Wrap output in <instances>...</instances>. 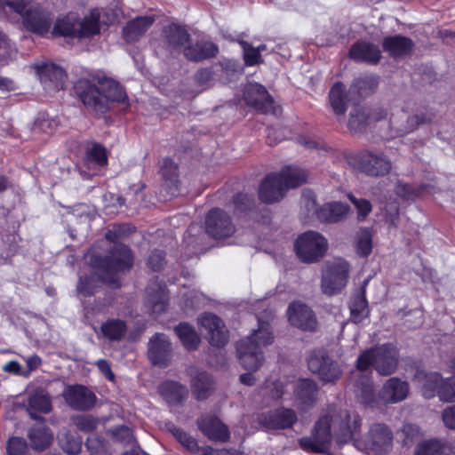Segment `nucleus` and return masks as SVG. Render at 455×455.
<instances>
[{"label": "nucleus", "mask_w": 455, "mask_h": 455, "mask_svg": "<svg viewBox=\"0 0 455 455\" xmlns=\"http://www.w3.org/2000/svg\"><path fill=\"white\" fill-rule=\"evenodd\" d=\"M132 228L123 225L114 227L106 233V239L115 243L109 255L102 258L90 251L88 260L95 273L89 276L79 277L76 287L77 294L81 298L92 295L100 282L106 283L115 288L120 286L119 275L132 267L133 257L131 250L124 244L116 243V241L125 233L132 232Z\"/></svg>", "instance_id": "f257e3e1"}, {"label": "nucleus", "mask_w": 455, "mask_h": 455, "mask_svg": "<svg viewBox=\"0 0 455 455\" xmlns=\"http://www.w3.org/2000/svg\"><path fill=\"white\" fill-rule=\"evenodd\" d=\"M361 424L358 415L351 416L348 411H332L320 418L311 436L299 440L300 447L307 452H326L331 446L332 435L339 443L350 440Z\"/></svg>", "instance_id": "f03ea898"}, {"label": "nucleus", "mask_w": 455, "mask_h": 455, "mask_svg": "<svg viewBox=\"0 0 455 455\" xmlns=\"http://www.w3.org/2000/svg\"><path fill=\"white\" fill-rule=\"evenodd\" d=\"M74 88L84 105L96 112H103L108 101L124 103L126 100V93L119 83L107 76L79 79Z\"/></svg>", "instance_id": "7ed1b4c3"}, {"label": "nucleus", "mask_w": 455, "mask_h": 455, "mask_svg": "<svg viewBox=\"0 0 455 455\" xmlns=\"http://www.w3.org/2000/svg\"><path fill=\"white\" fill-rule=\"evenodd\" d=\"M272 312L266 315H258V329L241 339L236 345V353L241 365L249 371H256L264 361L263 348L274 341L273 332L267 320L272 317Z\"/></svg>", "instance_id": "20e7f679"}, {"label": "nucleus", "mask_w": 455, "mask_h": 455, "mask_svg": "<svg viewBox=\"0 0 455 455\" xmlns=\"http://www.w3.org/2000/svg\"><path fill=\"white\" fill-rule=\"evenodd\" d=\"M307 172L298 166H285L279 173H270L265 177L259 188V199L267 204L281 200L290 188L306 182Z\"/></svg>", "instance_id": "39448f33"}, {"label": "nucleus", "mask_w": 455, "mask_h": 455, "mask_svg": "<svg viewBox=\"0 0 455 455\" xmlns=\"http://www.w3.org/2000/svg\"><path fill=\"white\" fill-rule=\"evenodd\" d=\"M355 394L360 402L368 406H375L379 400L384 403H397L408 396L409 385L398 378H390L383 385L377 396L371 379L369 376L364 375L355 382Z\"/></svg>", "instance_id": "423d86ee"}, {"label": "nucleus", "mask_w": 455, "mask_h": 455, "mask_svg": "<svg viewBox=\"0 0 455 455\" xmlns=\"http://www.w3.org/2000/svg\"><path fill=\"white\" fill-rule=\"evenodd\" d=\"M100 12L99 9L91 11L88 16L83 20L76 12H70L64 16L59 17L53 25L52 30V36L66 37H91L100 34Z\"/></svg>", "instance_id": "0eeeda50"}, {"label": "nucleus", "mask_w": 455, "mask_h": 455, "mask_svg": "<svg viewBox=\"0 0 455 455\" xmlns=\"http://www.w3.org/2000/svg\"><path fill=\"white\" fill-rule=\"evenodd\" d=\"M398 362V351L393 344H383L362 353L356 361V371L355 377L361 379V373L369 370L371 366L380 375H390L396 369Z\"/></svg>", "instance_id": "6e6552de"}, {"label": "nucleus", "mask_w": 455, "mask_h": 455, "mask_svg": "<svg viewBox=\"0 0 455 455\" xmlns=\"http://www.w3.org/2000/svg\"><path fill=\"white\" fill-rule=\"evenodd\" d=\"M290 390H294L296 403L301 410L312 406L316 399V385L313 380L307 379H300L297 384L267 379L264 387V391L275 400L283 398Z\"/></svg>", "instance_id": "1a4fd4ad"}, {"label": "nucleus", "mask_w": 455, "mask_h": 455, "mask_svg": "<svg viewBox=\"0 0 455 455\" xmlns=\"http://www.w3.org/2000/svg\"><path fill=\"white\" fill-rule=\"evenodd\" d=\"M350 272L349 263L342 258H335L324 263L322 269L321 290L331 296L339 294L347 286Z\"/></svg>", "instance_id": "9d476101"}, {"label": "nucleus", "mask_w": 455, "mask_h": 455, "mask_svg": "<svg viewBox=\"0 0 455 455\" xmlns=\"http://www.w3.org/2000/svg\"><path fill=\"white\" fill-rule=\"evenodd\" d=\"M373 86H375V81L371 76L356 79L349 91H347L342 83H335L329 92V102L333 113L338 116H343L347 111L351 93L356 90L360 96H363L366 95Z\"/></svg>", "instance_id": "9b49d317"}, {"label": "nucleus", "mask_w": 455, "mask_h": 455, "mask_svg": "<svg viewBox=\"0 0 455 455\" xmlns=\"http://www.w3.org/2000/svg\"><path fill=\"white\" fill-rule=\"evenodd\" d=\"M454 376L443 379L438 372H418L416 378L422 381V393L426 398H431L437 395L442 401H455V357L451 363Z\"/></svg>", "instance_id": "f8f14e48"}, {"label": "nucleus", "mask_w": 455, "mask_h": 455, "mask_svg": "<svg viewBox=\"0 0 455 455\" xmlns=\"http://www.w3.org/2000/svg\"><path fill=\"white\" fill-rule=\"evenodd\" d=\"M328 249L326 238L318 232L307 231L298 236L295 251L305 263H314L322 259Z\"/></svg>", "instance_id": "ddd939ff"}, {"label": "nucleus", "mask_w": 455, "mask_h": 455, "mask_svg": "<svg viewBox=\"0 0 455 455\" xmlns=\"http://www.w3.org/2000/svg\"><path fill=\"white\" fill-rule=\"evenodd\" d=\"M302 204L308 212L316 213L317 218L325 222H338L345 219L350 212V207L341 202L326 203L318 209L315 194L312 191H305L303 193Z\"/></svg>", "instance_id": "4468645a"}, {"label": "nucleus", "mask_w": 455, "mask_h": 455, "mask_svg": "<svg viewBox=\"0 0 455 455\" xmlns=\"http://www.w3.org/2000/svg\"><path fill=\"white\" fill-rule=\"evenodd\" d=\"M33 68L44 91L52 93L63 89L67 74L61 67L51 61L38 60Z\"/></svg>", "instance_id": "2eb2a0df"}, {"label": "nucleus", "mask_w": 455, "mask_h": 455, "mask_svg": "<svg viewBox=\"0 0 455 455\" xmlns=\"http://www.w3.org/2000/svg\"><path fill=\"white\" fill-rule=\"evenodd\" d=\"M25 28L35 34L44 36L51 29L53 13L51 10L42 6H33L26 10L21 15Z\"/></svg>", "instance_id": "dca6fc26"}, {"label": "nucleus", "mask_w": 455, "mask_h": 455, "mask_svg": "<svg viewBox=\"0 0 455 455\" xmlns=\"http://www.w3.org/2000/svg\"><path fill=\"white\" fill-rule=\"evenodd\" d=\"M202 334L214 347H223L228 341V331L222 320L217 315L205 313L198 318Z\"/></svg>", "instance_id": "f3484780"}, {"label": "nucleus", "mask_w": 455, "mask_h": 455, "mask_svg": "<svg viewBox=\"0 0 455 455\" xmlns=\"http://www.w3.org/2000/svg\"><path fill=\"white\" fill-rule=\"evenodd\" d=\"M205 230L212 238L222 240L235 233V227L224 211L212 209L207 214Z\"/></svg>", "instance_id": "a211bd4d"}, {"label": "nucleus", "mask_w": 455, "mask_h": 455, "mask_svg": "<svg viewBox=\"0 0 455 455\" xmlns=\"http://www.w3.org/2000/svg\"><path fill=\"white\" fill-rule=\"evenodd\" d=\"M258 421L267 430L291 427L297 421V415L291 409L280 408L258 416Z\"/></svg>", "instance_id": "6ab92c4d"}, {"label": "nucleus", "mask_w": 455, "mask_h": 455, "mask_svg": "<svg viewBox=\"0 0 455 455\" xmlns=\"http://www.w3.org/2000/svg\"><path fill=\"white\" fill-rule=\"evenodd\" d=\"M66 403L76 411H86L91 409L96 397L87 387L82 385L68 386L62 393Z\"/></svg>", "instance_id": "aec40b11"}, {"label": "nucleus", "mask_w": 455, "mask_h": 455, "mask_svg": "<svg viewBox=\"0 0 455 455\" xmlns=\"http://www.w3.org/2000/svg\"><path fill=\"white\" fill-rule=\"evenodd\" d=\"M290 323L304 331H314L316 328V318L314 312L306 304L294 301L287 309Z\"/></svg>", "instance_id": "412c9836"}, {"label": "nucleus", "mask_w": 455, "mask_h": 455, "mask_svg": "<svg viewBox=\"0 0 455 455\" xmlns=\"http://www.w3.org/2000/svg\"><path fill=\"white\" fill-rule=\"evenodd\" d=\"M243 98L247 105L264 113L273 107V100L267 91L258 83H248L244 86Z\"/></svg>", "instance_id": "4be33fe9"}, {"label": "nucleus", "mask_w": 455, "mask_h": 455, "mask_svg": "<svg viewBox=\"0 0 455 455\" xmlns=\"http://www.w3.org/2000/svg\"><path fill=\"white\" fill-rule=\"evenodd\" d=\"M358 168L369 176H382L388 173L391 163L382 154L364 152L359 156Z\"/></svg>", "instance_id": "5701e85b"}, {"label": "nucleus", "mask_w": 455, "mask_h": 455, "mask_svg": "<svg viewBox=\"0 0 455 455\" xmlns=\"http://www.w3.org/2000/svg\"><path fill=\"white\" fill-rule=\"evenodd\" d=\"M168 306V294L165 286L152 283L146 290L145 307L149 315L157 316L164 312Z\"/></svg>", "instance_id": "b1692460"}, {"label": "nucleus", "mask_w": 455, "mask_h": 455, "mask_svg": "<svg viewBox=\"0 0 455 455\" xmlns=\"http://www.w3.org/2000/svg\"><path fill=\"white\" fill-rule=\"evenodd\" d=\"M172 346L168 337L163 333L155 334L148 343V358L155 365H165L170 359Z\"/></svg>", "instance_id": "393cba45"}, {"label": "nucleus", "mask_w": 455, "mask_h": 455, "mask_svg": "<svg viewBox=\"0 0 455 455\" xmlns=\"http://www.w3.org/2000/svg\"><path fill=\"white\" fill-rule=\"evenodd\" d=\"M426 116L410 115L408 111L401 108L392 112L389 124L397 133L403 135L412 132L419 124L429 121Z\"/></svg>", "instance_id": "a878e982"}, {"label": "nucleus", "mask_w": 455, "mask_h": 455, "mask_svg": "<svg viewBox=\"0 0 455 455\" xmlns=\"http://www.w3.org/2000/svg\"><path fill=\"white\" fill-rule=\"evenodd\" d=\"M99 339H104L110 342H119L126 335L127 324L124 320L119 318H108L104 321L99 329H94Z\"/></svg>", "instance_id": "bb28decb"}, {"label": "nucleus", "mask_w": 455, "mask_h": 455, "mask_svg": "<svg viewBox=\"0 0 455 455\" xmlns=\"http://www.w3.org/2000/svg\"><path fill=\"white\" fill-rule=\"evenodd\" d=\"M198 428L209 439L225 442L229 437L227 427L212 415H204L197 420Z\"/></svg>", "instance_id": "cd10ccee"}, {"label": "nucleus", "mask_w": 455, "mask_h": 455, "mask_svg": "<svg viewBox=\"0 0 455 455\" xmlns=\"http://www.w3.org/2000/svg\"><path fill=\"white\" fill-rule=\"evenodd\" d=\"M349 56L357 62L377 64L381 58L379 46L369 42H357L351 47Z\"/></svg>", "instance_id": "c85d7f7f"}, {"label": "nucleus", "mask_w": 455, "mask_h": 455, "mask_svg": "<svg viewBox=\"0 0 455 455\" xmlns=\"http://www.w3.org/2000/svg\"><path fill=\"white\" fill-rule=\"evenodd\" d=\"M51 410V398L44 389H36L28 395L27 411L32 419H39L38 414L49 413Z\"/></svg>", "instance_id": "c756f323"}, {"label": "nucleus", "mask_w": 455, "mask_h": 455, "mask_svg": "<svg viewBox=\"0 0 455 455\" xmlns=\"http://www.w3.org/2000/svg\"><path fill=\"white\" fill-rule=\"evenodd\" d=\"M218 52V47L210 41L201 40L196 44H189L183 49L184 56L193 61H200L213 57Z\"/></svg>", "instance_id": "7c9ffc66"}, {"label": "nucleus", "mask_w": 455, "mask_h": 455, "mask_svg": "<svg viewBox=\"0 0 455 455\" xmlns=\"http://www.w3.org/2000/svg\"><path fill=\"white\" fill-rule=\"evenodd\" d=\"M160 172L164 179V186L172 196L180 194L179 190V171L178 165L170 158L166 157L160 163Z\"/></svg>", "instance_id": "2f4dec72"}, {"label": "nucleus", "mask_w": 455, "mask_h": 455, "mask_svg": "<svg viewBox=\"0 0 455 455\" xmlns=\"http://www.w3.org/2000/svg\"><path fill=\"white\" fill-rule=\"evenodd\" d=\"M84 164L88 167L89 174H97L108 164L106 149L99 144L92 145L86 151Z\"/></svg>", "instance_id": "473e14b6"}, {"label": "nucleus", "mask_w": 455, "mask_h": 455, "mask_svg": "<svg viewBox=\"0 0 455 455\" xmlns=\"http://www.w3.org/2000/svg\"><path fill=\"white\" fill-rule=\"evenodd\" d=\"M164 36L168 46L178 52L183 51L189 38L187 30L183 27L174 23L164 27Z\"/></svg>", "instance_id": "72a5a7b5"}, {"label": "nucleus", "mask_w": 455, "mask_h": 455, "mask_svg": "<svg viewBox=\"0 0 455 455\" xmlns=\"http://www.w3.org/2000/svg\"><path fill=\"white\" fill-rule=\"evenodd\" d=\"M435 188L431 184H423L415 188L412 185L398 181L395 185V194L402 199L414 201L418 197L434 194Z\"/></svg>", "instance_id": "f704fd0d"}, {"label": "nucleus", "mask_w": 455, "mask_h": 455, "mask_svg": "<svg viewBox=\"0 0 455 455\" xmlns=\"http://www.w3.org/2000/svg\"><path fill=\"white\" fill-rule=\"evenodd\" d=\"M159 393L168 403L176 404L186 399L188 391L178 382L165 381L160 385Z\"/></svg>", "instance_id": "c9c22d12"}, {"label": "nucleus", "mask_w": 455, "mask_h": 455, "mask_svg": "<svg viewBox=\"0 0 455 455\" xmlns=\"http://www.w3.org/2000/svg\"><path fill=\"white\" fill-rule=\"evenodd\" d=\"M383 48L393 57L404 56L410 53L412 42L402 36H388L383 42Z\"/></svg>", "instance_id": "e433bc0d"}, {"label": "nucleus", "mask_w": 455, "mask_h": 455, "mask_svg": "<svg viewBox=\"0 0 455 455\" xmlns=\"http://www.w3.org/2000/svg\"><path fill=\"white\" fill-rule=\"evenodd\" d=\"M154 20L149 16L137 17L131 20L124 28V36L126 41H136L152 25Z\"/></svg>", "instance_id": "4c0bfd02"}, {"label": "nucleus", "mask_w": 455, "mask_h": 455, "mask_svg": "<svg viewBox=\"0 0 455 455\" xmlns=\"http://www.w3.org/2000/svg\"><path fill=\"white\" fill-rule=\"evenodd\" d=\"M370 434L371 442L375 449L380 452H386L392 444V433L389 428L383 424H375L371 427Z\"/></svg>", "instance_id": "58836bf2"}, {"label": "nucleus", "mask_w": 455, "mask_h": 455, "mask_svg": "<svg viewBox=\"0 0 455 455\" xmlns=\"http://www.w3.org/2000/svg\"><path fill=\"white\" fill-rule=\"evenodd\" d=\"M28 436L32 447L40 451L48 447L53 439V435L50 428L44 425L33 427L28 431Z\"/></svg>", "instance_id": "ea45409f"}, {"label": "nucleus", "mask_w": 455, "mask_h": 455, "mask_svg": "<svg viewBox=\"0 0 455 455\" xmlns=\"http://www.w3.org/2000/svg\"><path fill=\"white\" fill-rule=\"evenodd\" d=\"M191 388L196 399H206L213 389V380L207 372H199L193 378Z\"/></svg>", "instance_id": "a19ab883"}, {"label": "nucleus", "mask_w": 455, "mask_h": 455, "mask_svg": "<svg viewBox=\"0 0 455 455\" xmlns=\"http://www.w3.org/2000/svg\"><path fill=\"white\" fill-rule=\"evenodd\" d=\"M381 118L379 115L370 116L364 109H355L350 114L348 128L353 132H361L372 120L378 122Z\"/></svg>", "instance_id": "79ce46f5"}, {"label": "nucleus", "mask_w": 455, "mask_h": 455, "mask_svg": "<svg viewBox=\"0 0 455 455\" xmlns=\"http://www.w3.org/2000/svg\"><path fill=\"white\" fill-rule=\"evenodd\" d=\"M175 332L187 349H196L200 342V338L195 329L188 323H180L175 328Z\"/></svg>", "instance_id": "37998d69"}, {"label": "nucleus", "mask_w": 455, "mask_h": 455, "mask_svg": "<svg viewBox=\"0 0 455 455\" xmlns=\"http://www.w3.org/2000/svg\"><path fill=\"white\" fill-rule=\"evenodd\" d=\"M449 447L440 440H429L417 445L416 455H445Z\"/></svg>", "instance_id": "c03bdc74"}, {"label": "nucleus", "mask_w": 455, "mask_h": 455, "mask_svg": "<svg viewBox=\"0 0 455 455\" xmlns=\"http://www.w3.org/2000/svg\"><path fill=\"white\" fill-rule=\"evenodd\" d=\"M355 248L360 256L367 257L371 254L372 250V235L370 230L362 228L358 231Z\"/></svg>", "instance_id": "a18cd8bd"}, {"label": "nucleus", "mask_w": 455, "mask_h": 455, "mask_svg": "<svg viewBox=\"0 0 455 455\" xmlns=\"http://www.w3.org/2000/svg\"><path fill=\"white\" fill-rule=\"evenodd\" d=\"M351 320L357 323L368 315L367 301L363 294L356 296L350 305Z\"/></svg>", "instance_id": "49530a36"}, {"label": "nucleus", "mask_w": 455, "mask_h": 455, "mask_svg": "<svg viewBox=\"0 0 455 455\" xmlns=\"http://www.w3.org/2000/svg\"><path fill=\"white\" fill-rule=\"evenodd\" d=\"M170 431L172 432L173 436L178 440V442L187 450H188L191 452H196L198 451L197 441L190 435L174 426H172L170 428Z\"/></svg>", "instance_id": "de8ad7c7"}, {"label": "nucleus", "mask_w": 455, "mask_h": 455, "mask_svg": "<svg viewBox=\"0 0 455 455\" xmlns=\"http://www.w3.org/2000/svg\"><path fill=\"white\" fill-rule=\"evenodd\" d=\"M27 4L26 0H0V16L9 12L21 16L26 11Z\"/></svg>", "instance_id": "09e8293b"}, {"label": "nucleus", "mask_w": 455, "mask_h": 455, "mask_svg": "<svg viewBox=\"0 0 455 455\" xmlns=\"http://www.w3.org/2000/svg\"><path fill=\"white\" fill-rule=\"evenodd\" d=\"M330 358L323 350L313 351L307 358V366L312 373L317 374L321 371Z\"/></svg>", "instance_id": "8fccbe9b"}, {"label": "nucleus", "mask_w": 455, "mask_h": 455, "mask_svg": "<svg viewBox=\"0 0 455 455\" xmlns=\"http://www.w3.org/2000/svg\"><path fill=\"white\" fill-rule=\"evenodd\" d=\"M341 373L342 371L339 365L329 359L325 366L322 368L321 371L318 373V376L320 379L324 382H333L339 379Z\"/></svg>", "instance_id": "3c124183"}, {"label": "nucleus", "mask_w": 455, "mask_h": 455, "mask_svg": "<svg viewBox=\"0 0 455 455\" xmlns=\"http://www.w3.org/2000/svg\"><path fill=\"white\" fill-rule=\"evenodd\" d=\"M347 196L356 209L357 220L359 221L364 220L372 210L371 202L367 199L356 198L352 194H348Z\"/></svg>", "instance_id": "603ef678"}, {"label": "nucleus", "mask_w": 455, "mask_h": 455, "mask_svg": "<svg viewBox=\"0 0 455 455\" xmlns=\"http://www.w3.org/2000/svg\"><path fill=\"white\" fill-rule=\"evenodd\" d=\"M59 441L61 448L69 455L79 453L82 447V441L78 438L69 437L67 434L59 435Z\"/></svg>", "instance_id": "864d4df0"}, {"label": "nucleus", "mask_w": 455, "mask_h": 455, "mask_svg": "<svg viewBox=\"0 0 455 455\" xmlns=\"http://www.w3.org/2000/svg\"><path fill=\"white\" fill-rule=\"evenodd\" d=\"M86 446L91 455H111L107 443L98 436L88 437Z\"/></svg>", "instance_id": "5fc2aeb1"}, {"label": "nucleus", "mask_w": 455, "mask_h": 455, "mask_svg": "<svg viewBox=\"0 0 455 455\" xmlns=\"http://www.w3.org/2000/svg\"><path fill=\"white\" fill-rule=\"evenodd\" d=\"M113 438L124 445L133 444L135 437L131 428L126 426H118L111 430Z\"/></svg>", "instance_id": "6e6d98bb"}, {"label": "nucleus", "mask_w": 455, "mask_h": 455, "mask_svg": "<svg viewBox=\"0 0 455 455\" xmlns=\"http://www.w3.org/2000/svg\"><path fill=\"white\" fill-rule=\"evenodd\" d=\"M57 125V120L49 118L48 116L44 114H41L35 121L34 129L50 134L56 130Z\"/></svg>", "instance_id": "4d7b16f0"}, {"label": "nucleus", "mask_w": 455, "mask_h": 455, "mask_svg": "<svg viewBox=\"0 0 455 455\" xmlns=\"http://www.w3.org/2000/svg\"><path fill=\"white\" fill-rule=\"evenodd\" d=\"M15 54V48L8 38L0 31V64L4 65Z\"/></svg>", "instance_id": "13d9d810"}, {"label": "nucleus", "mask_w": 455, "mask_h": 455, "mask_svg": "<svg viewBox=\"0 0 455 455\" xmlns=\"http://www.w3.org/2000/svg\"><path fill=\"white\" fill-rule=\"evenodd\" d=\"M75 426L83 432H92L98 426V419L91 415L77 416L73 419Z\"/></svg>", "instance_id": "bf43d9fd"}, {"label": "nucleus", "mask_w": 455, "mask_h": 455, "mask_svg": "<svg viewBox=\"0 0 455 455\" xmlns=\"http://www.w3.org/2000/svg\"><path fill=\"white\" fill-rule=\"evenodd\" d=\"M8 455H28V444L20 437H12L7 443Z\"/></svg>", "instance_id": "052dcab7"}, {"label": "nucleus", "mask_w": 455, "mask_h": 455, "mask_svg": "<svg viewBox=\"0 0 455 455\" xmlns=\"http://www.w3.org/2000/svg\"><path fill=\"white\" fill-rule=\"evenodd\" d=\"M242 47L243 50V58L247 66L257 65L261 61L260 54L259 50L254 49L253 46L249 44L243 42Z\"/></svg>", "instance_id": "680f3d73"}, {"label": "nucleus", "mask_w": 455, "mask_h": 455, "mask_svg": "<svg viewBox=\"0 0 455 455\" xmlns=\"http://www.w3.org/2000/svg\"><path fill=\"white\" fill-rule=\"evenodd\" d=\"M184 306L186 307H200L206 299L204 295L196 290L188 291L184 294Z\"/></svg>", "instance_id": "e2e57ef3"}, {"label": "nucleus", "mask_w": 455, "mask_h": 455, "mask_svg": "<svg viewBox=\"0 0 455 455\" xmlns=\"http://www.w3.org/2000/svg\"><path fill=\"white\" fill-rule=\"evenodd\" d=\"M233 204L235 205V212H243L250 209L251 205V199L247 194L238 193L234 196Z\"/></svg>", "instance_id": "0e129e2a"}, {"label": "nucleus", "mask_w": 455, "mask_h": 455, "mask_svg": "<svg viewBox=\"0 0 455 455\" xmlns=\"http://www.w3.org/2000/svg\"><path fill=\"white\" fill-rule=\"evenodd\" d=\"M164 262V252L160 250L153 251L148 259V265L153 271H158L162 268Z\"/></svg>", "instance_id": "69168bd1"}, {"label": "nucleus", "mask_w": 455, "mask_h": 455, "mask_svg": "<svg viewBox=\"0 0 455 455\" xmlns=\"http://www.w3.org/2000/svg\"><path fill=\"white\" fill-rule=\"evenodd\" d=\"M212 79L213 75L210 68H202L196 74V81L202 88L210 86Z\"/></svg>", "instance_id": "338daca9"}, {"label": "nucleus", "mask_w": 455, "mask_h": 455, "mask_svg": "<svg viewBox=\"0 0 455 455\" xmlns=\"http://www.w3.org/2000/svg\"><path fill=\"white\" fill-rule=\"evenodd\" d=\"M442 419L446 427L455 429V404L448 406L443 411Z\"/></svg>", "instance_id": "774afa93"}]
</instances>
